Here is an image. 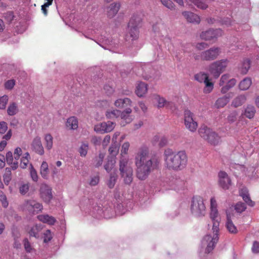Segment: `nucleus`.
<instances>
[{
    "label": "nucleus",
    "mask_w": 259,
    "mask_h": 259,
    "mask_svg": "<svg viewBox=\"0 0 259 259\" xmlns=\"http://www.w3.org/2000/svg\"><path fill=\"white\" fill-rule=\"evenodd\" d=\"M149 149L142 146L135 156V164L137 167V178H146L152 170L158 167L159 161L155 158H149Z\"/></svg>",
    "instance_id": "nucleus-2"
},
{
    "label": "nucleus",
    "mask_w": 259,
    "mask_h": 259,
    "mask_svg": "<svg viewBox=\"0 0 259 259\" xmlns=\"http://www.w3.org/2000/svg\"><path fill=\"white\" fill-rule=\"evenodd\" d=\"M208 77V74L204 72H200L194 75L195 79L201 83L204 82Z\"/></svg>",
    "instance_id": "nucleus-45"
},
{
    "label": "nucleus",
    "mask_w": 259,
    "mask_h": 259,
    "mask_svg": "<svg viewBox=\"0 0 259 259\" xmlns=\"http://www.w3.org/2000/svg\"><path fill=\"white\" fill-rule=\"evenodd\" d=\"M204 83L205 84L204 93L206 94L210 93L213 88V83L210 81L209 78L204 81Z\"/></svg>",
    "instance_id": "nucleus-49"
},
{
    "label": "nucleus",
    "mask_w": 259,
    "mask_h": 259,
    "mask_svg": "<svg viewBox=\"0 0 259 259\" xmlns=\"http://www.w3.org/2000/svg\"><path fill=\"white\" fill-rule=\"evenodd\" d=\"M190 210L191 214L195 218H201L206 214V207L203 199L199 196H194L191 201Z\"/></svg>",
    "instance_id": "nucleus-7"
},
{
    "label": "nucleus",
    "mask_w": 259,
    "mask_h": 259,
    "mask_svg": "<svg viewBox=\"0 0 259 259\" xmlns=\"http://www.w3.org/2000/svg\"><path fill=\"white\" fill-rule=\"evenodd\" d=\"M182 14L189 22L198 24L200 21L199 16L192 12L185 11L183 12Z\"/></svg>",
    "instance_id": "nucleus-24"
},
{
    "label": "nucleus",
    "mask_w": 259,
    "mask_h": 259,
    "mask_svg": "<svg viewBox=\"0 0 259 259\" xmlns=\"http://www.w3.org/2000/svg\"><path fill=\"white\" fill-rule=\"evenodd\" d=\"M159 27H158L157 24H155L153 25V30L154 32L155 33L156 36L158 37H159L160 39L162 40L164 44H168L170 42V39L169 37L164 35H161L158 31Z\"/></svg>",
    "instance_id": "nucleus-34"
},
{
    "label": "nucleus",
    "mask_w": 259,
    "mask_h": 259,
    "mask_svg": "<svg viewBox=\"0 0 259 259\" xmlns=\"http://www.w3.org/2000/svg\"><path fill=\"white\" fill-rule=\"evenodd\" d=\"M46 147L48 150H51L53 147V138L50 134H47L45 136Z\"/></svg>",
    "instance_id": "nucleus-46"
},
{
    "label": "nucleus",
    "mask_w": 259,
    "mask_h": 259,
    "mask_svg": "<svg viewBox=\"0 0 259 259\" xmlns=\"http://www.w3.org/2000/svg\"><path fill=\"white\" fill-rule=\"evenodd\" d=\"M251 250L254 253H259V242L255 241L253 242Z\"/></svg>",
    "instance_id": "nucleus-64"
},
{
    "label": "nucleus",
    "mask_w": 259,
    "mask_h": 259,
    "mask_svg": "<svg viewBox=\"0 0 259 259\" xmlns=\"http://www.w3.org/2000/svg\"><path fill=\"white\" fill-rule=\"evenodd\" d=\"M155 99L157 102V107L159 108L165 107L171 111H174L176 109V106L174 102L167 101L165 99L159 95H156Z\"/></svg>",
    "instance_id": "nucleus-19"
},
{
    "label": "nucleus",
    "mask_w": 259,
    "mask_h": 259,
    "mask_svg": "<svg viewBox=\"0 0 259 259\" xmlns=\"http://www.w3.org/2000/svg\"><path fill=\"white\" fill-rule=\"evenodd\" d=\"M66 125L70 130H74L77 129L78 127L77 119L74 116L68 118L67 120Z\"/></svg>",
    "instance_id": "nucleus-35"
},
{
    "label": "nucleus",
    "mask_w": 259,
    "mask_h": 259,
    "mask_svg": "<svg viewBox=\"0 0 259 259\" xmlns=\"http://www.w3.org/2000/svg\"><path fill=\"white\" fill-rule=\"evenodd\" d=\"M185 183L182 179H165L161 185L165 189L178 191L184 187Z\"/></svg>",
    "instance_id": "nucleus-14"
},
{
    "label": "nucleus",
    "mask_w": 259,
    "mask_h": 259,
    "mask_svg": "<svg viewBox=\"0 0 259 259\" xmlns=\"http://www.w3.org/2000/svg\"><path fill=\"white\" fill-rule=\"evenodd\" d=\"M147 91V84L143 82H139L136 85L135 93L139 97H143Z\"/></svg>",
    "instance_id": "nucleus-28"
},
{
    "label": "nucleus",
    "mask_w": 259,
    "mask_h": 259,
    "mask_svg": "<svg viewBox=\"0 0 259 259\" xmlns=\"http://www.w3.org/2000/svg\"><path fill=\"white\" fill-rule=\"evenodd\" d=\"M132 101L127 98H124L123 99H118L114 102V105L119 108H128L129 106H131Z\"/></svg>",
    "instance_id": "nucleus-27"
},
{
    "label": "nucleus",
    "mask_w": 259,
    "mask_h": 259,
    "mask_svg": "<svg viewBox=\"0 0 259 259\" xmlns=\"http://www.w3.org/2000/svg\"><path fill=\"white\" fill-rule=\"evenodd\" d=\"M119 171L121 178H132L133 169L128 164V157H120Z\"/></svg>",
    "instance_id": "nucleus-10"
},
{
    "label": "nucleus",
    "mask_w": 259,
    "mask_h": 259,
    "mask_svg": "<svg viewBox=\"0 0 259 259\" xmlns=\"http://www.w3.org/2000/svg\"><path fill=\"white\" fill-rule=\"evenodd\" d=\"M184 123L187 129L191 132H195L198 123L194 117V114L189 110L184 111Z\"/></svg>",
    "instance_id": "nucleus-12"
},
{
    "label": "nucleus",
    "mask_w": 259,
    "mask_h": 259,
    "mask_svg": "<svg viewBox=\"0 0 259 259\" xmlns=\"http://www.w3.org/2000/svg\"><path fill=\"white\" fill-rule=\"evenodd\" d=\"M219 184L221 188L227 190L231 185V179H219Z\"/></svg>",
    "instance_id": "nucleus-48"
},
{
    "label": "nucleus",
    "mask_w": 259,
    "mask_h": 259,
    "mask_svg": "<svg viewBox=\"0 0 259 259\" xmlns=\"http://www.w3.org/2000/svg\"><path fill=\"white\" fill-rule=\"evenodd\" d=\"M42 229V228L41 225L36 224L31 228L30 230L28 231V233L30 236L38 239L41 236Z\"/></svg>",
    "instance_id": "nucleus-29"
},
{
    "label": "nucleus",
    "mask_w": 259,
    "mask_h": 259,
    "mask_svg": "<svg viewBox=\"0 0 259 259\" xmlns=\"http://www.w3.org/2000/svg\"><path fill=\"white\" fill-rule=\"evenodd\" d=\"M89 150V144L88 142H82L78 149V152L80 156L84 157L88 153Z\"/></svg>",
    "instance_id": "nucleus-44"
},
{
    "label": "nucleus",
    "mask_w": 259,
    "mask_h": 259,
    "mask_svg": "<svg viewBox=\"0 0 259 259\" xmlns=\"http://www.w3.org/2000/svg\"><path fill=\"white\" fill-rule=\"evenodd\" d=\"M161 2L167 8L172 10L175 9V5L171 0H161Z\"/></svg>",
    "instance_id": "nucleus-57"
},
{
    "label": "nucleus",
    "mask_w": 259,
    "mask_h": 259,
    "mask_svg": "<svg viewBox=\"0 0 259 259\" xmlns=\"http://www.w3.org/2000/svg\"><path fill=\"white\" fill-rule=\"evenodd\" d=\"M246 97L244 95H241L236 97L232 102V106L234 107H238L245 102Z\"/></svg>",
    "instance_id": "nucleus-36"
},
{
    "label": "nucleus",
    "mask_w": 259,
    "mask_h": 259,
    "mask_svg": "<svg viewBox=\"0 0 259 259\" xmlns=\"http://www.w3.org/2000/svg\"><path fill=\"white\" fill-rule=\"evenodd\" d=\"M164 165L169 170L179 171L184 169L187 163V156L185 151L175 152L168 149L164 152Z\"/></svg>",
    "instance_id": "nucleus-4"
},
{
    "label": "nucleus",
    "mask_w": 259,
    "mask_h": 259,
    "mask_svg": "<svg viewBox=\"0 0 259 259\" xmlns=\"http://www.w3.org/2000/svg\"><path fill=\"white\" fill-rule=\"evenodd\" d=\"M9 101L8 96L5 95L0 97V109L5 110Z\"/></svg>",
    "instance_id": "nucleus-50"
},
{
    "label": "nucleus",
    "mask_w": 259,
    "mask_h": 259,
    "mask_svg": "<svg viewBox=\"0 0 259 259\" xmlns=\"http://www.w3.org/2000/svg\"><path fill=\"white\" fill-rule=\"evenodd\" d=\"M37 218L40 221L51 225H54L56 221L54 217L50 216L48 214L39 215Z\"/></svg>",
    "instance_id": "nucleus-32"
},
{
    "label": "nucleus",
    "mask_w": 259,
    "mask_h": 259,
    "mask_svg": "<svg viewBox=\"0 0 259 259\" xmlns=\"http://www.w3.org/2000/svg\"><path fill=\"white\" fill-rule=\"evenodd\" d=\"M104 156L105 155L103 153H99V156L96 158V161H97V162L95 164V166L96 167H99L102 165L104 158Z\"/></svg>",
    "instance_id": "nucleus-61"
},
{
    "label": "nucleus",
    "mask_w": 259,
    "mask_h": 259,
    "mask_svg": "<svg viewBox=\"0 0 259 259\" xmlns=\"http://www.w3.org/2000/svg\"><path fill=\"white\" fill-rule=\"evenodd\" d=\"M141 22V18L140 15L134 14L131 17L128 25V33L127 37L130 36L132 40L138 39L139 34V27Z\"/></svg>",
    "instance_id": "nucleus-8"
},
{
    "label": "nucleus",
    "mask_w": 259,
    "mask_h": 259,
    "mask_svg": "<svg viewBox=\"0 0 259 259\" xmlns=\"http://www.w3.org/2000/svg\"><path fill=\"white\" fill-rule=\"evenodd\" d=\"M120 7L119 3H113L110 5L107 8V15L109 18L114 17L118 12Z\"/></svg>",
    "instance_id": "nucleus-23"
},
{
    "label": "nucleus",
    "mask_w": 259,
    "mask_h": 259,
    "mask_svg": "<svg viewBox=\"0 0 259 259\" xmlns=\"http://www.w3.org/2000/svg\"><path fill=\"white\" fill-rule=\"evenodd\" d=\"M227 59H221L211 63L208 71L213 78L217 79L225 70L229 63Z\"/></svg>",
    "instance_id": "nucleus-9"
},
{
    "label": "nucleus",
    "mask_w": 259,
    "mask_h": 259,
    "mask_svg": "<svg viewBox=\"0 0 259 259\" xmlns=\"http://www.w3.org/2000/svg\"><path fill=\"white\" fill-rule=\"evenodd\" d=\"M217 207L218 205L216 200L214 197H211L210 199V211L209 215L212 222V227L214 228V229L219 228L220 222L221 220Z\"/></svg>",
    "instance_id": "nucleus-11"
},
{
    "label": "nucleus",
    "mask_w": 259,
    "mask_h": 259,
    "mask_svg": "<svg viewBox=\"0 0 259 259\" xmlns=\"http://www.w3.org/2000/svg\"><path fill=\"white\" fill-rule=\"evenodd\" d=\"M24 206L29 210L39 211L42 209V205L41 203L35 200H28L25 201Z\"/></svg>",
    "instance_id": "nucleus-22"
},
{
    "label": "nucleus",
    "mask_w": 259,
    "mask_h": 259,
    "mask_svg": "<svg viewBox=\"0 0 259 259\" xmlns=\"http://www.w3.org/2000/svg\"><path fill=\"white\" fill-rule=\"evenodd\" d=\"M40 171L41 176L44 178L46 177L48 173L49 168H48V164L47 162L43 161L41 163Z\"/></svg>",
    "instance_id": "nucleus-52"
},
{
    "label": "nucleus",
    "mask_w": 259,
    "mask_h": 259,
    "mask_svg": "<svg viewBox=\"0 0 259 259\" xmlns=\"http://www.w3.org/2000/svg\"><path fill=\"white\" fill-rule=\"evenodd\" d=\"M251 66V61L248 58L244 59L238 67L239 70L242 74H246L248 72Z\"/></svg>",
    "instance_id": "nucleus-25"
},
{
    "label": "nucleus",
    "mask_w": 259,
    "mask_h": 259,
    "mask_svg": "<svg viewBox=\"0 0 259 259\" xmlns=\"http://www.w3.org/2000/svg\"><path fill=\"white\" fill-rule=\"evenodd\" d=\"M118 147L116 144L111 145L109 147L108 150L110 154L109 156H114V157H115V156L118 152Z\"/></svg>",
    "instance_id": "nucleus-53"
},
{
    "label": "nucleus",
    "mask_w": 259,
    "mask_h": 259,
    "mask_svg": "<svg viewBox=\"0 0 259 259\" xmlns=\"http://www.w3.org/2000/svg\"><path fill=\"white\" fill-rule=\"evenodd\" d=\"M236 83L235 78L230 79L225 85L223 86L221 89V92L223 94L226 93L231 88H233Z\"/></svg>",
    "instance_id": "nucleus-43"
},
{
    "label": "nucleus",
    "mask_w": 259,
    "mask_h": 259,
    "mask_svg": "<svg viewBox=\"0 0 259 259\" xmlns=\"http://www.w3.org/2000/svg\"><path fill=\"white\" fill-rule=\"evenodd\" d=\"M116 162L115 157L114 156H108L107 162L104 165V168L107 172H109L114 167Z\"/></svg>",
    "instance_id": "nucleus-37"
},
{
    "label": "nucleus",
    "mask_w": 259,
    "mask_h": 259,
    "mask_svg": "<svg viewBox=\"0 0 259 259\" xmlns=\"http://www.w3.org/2000/svg\"><path fill=\"white\" fill-rule=\"evenodd\" d=\"M115 200L113 208L112 206L105 205L102 208L99 205H95L92 211V216L95 218L110 219L115 215H122L126 211L132 208L133 203L131 201L132 196L128 195L126 197L123 194L120 196L115 194Z\"/></svg>",
    "instance_id": "nucleus-1"
},
{
    "label": "nucleus",
    "mask_w": 259,
    "mask_h": 259,
    "mask_svg": "<svg viewBox=\"0 0 259 259\" xmlns=\"http://www.w3.org/2000/svg\"><path fill=\"white\" fill-rule=\"evenodd\" d=\"M221 53L219 47H213L200 53V59L202 61H211L216 59Z\"/></svg>",
    "instance_id": "nucleus-13"
},
{
    "label": "nucleus",
    "mask_w": 259,
    "mask_h": 259,
    "mask_svg": "<svg viewBox=\"0 0 259 259\" xmlns=\"http://www.w3.org/2000/svg\"><path fill=\"white\" fill-rule=\"evenodd\" d=\"M115 122L111 121L103 122L95 125L94 130L97 133L104 134L111 132L115 127Z\"/></svg>",
    "instance_id": "nucleus-16"
},
{
    "label": "nucleus",
    "mask_w": 259,
    "mask_h": 259,
    "mask_svg": "<svg viewBox=\"0 0 259 259\" xmlns=\"http://www.w3.org/2000/svg\"><path fill=\"white\" fill-rule=\"evenodd\" d=\"M230 100V97L227 95H225L222 97L219 98L216 102L215 106L217 108H222L224 107L229 102Z\"/></svg>",
    "instance_id": "nucleus-40"
},
{
    "label": "nucleus",
    "mask_w": 259,
    "mask_h": 259,
    "mask_svg": "<svg viewBox=\"0 0 259 259\" xmlns=\"http://www.w3.org/2000/svg\"><path fill=\"white\" fill-rule=\"evenodd\" d=\"M246 208V205L245 203L239 202L236 203L235 206V209L238 213H241L244 211Z\"/></svg>",
    "instance_id": "nucleus-54"
},
{
    "label": "nucleus",
    "mask_w": 259,
    "mask_h": 259,
    "mask_svg": "<svg viewBox=\"0 0 259 259\" xmlns=\"http://www.w3.org/2000/svg\"><path fill=\"white\" fill-rule=\"evenodd\" d=\"M187 3L193 4L198 8L205 10L208 8V5L204 3L202 0H185Z\"/></svg>",
    "instance_id": "nucleus-41"
},
{
    "label": "nucleus",
    "mask_w": 259,
    "mask_h": 259,
    "mask_svg": "<svg viewBox=\"0 0 259 259\" xmlns=\"http://www.w3.org/2000/svg\"><path fill=\"white\" fill-rule=\"evenodd\" d=\"M40 196L46 203H49L53 198L52 188L46 184L41 185L39 189Z\"/></svg>",
    "instance_id": "nucleus-17"
},
{
    "label": "nucleus",
    "mask_w": 259,
    "mask_h": 259,
    "mask_svg": "<svg viewBox=\"0 0 259 259\" xmlns=\"http://www.w3.org/2000/svg\"><path fill=\"white\" fill-rule=\"evenodd\" d=\"M22 154V150L21 148L20 147H17L14 151V157L16 161H17V160L19 159L20 156Z\"/></svg>",
    "instance_id": "nucleus-63"
},
{
    "label": "nucleus",
    "mask_w": 259,
    "mask_h": 259,
    "mask_svg": "<svg viewBox=\"0 0 259 259\" xmlns=\"http://www.w3.org/2000/svg\"><path fill=\"white\" fill-rule=\"evenodd\" d=\"M251 83V79L248 77H246L240 82L239 88L242 91L247 90L250 87Z\"/></svg>",
    "instance_id": "nucleus-42"
},
{
    "label": "nucleus",
    "mask_w": 259,
    "mask_h": 259,
    "mask_svg": "<svg viewBox=\"0 0 259 259\" xmlns=\"http://www.w3.org/2000/svg\"><path fill=\"white\" fill-rule=\"evenodd\" d=\"M16 83V81L14 79H9L7 80L4 84L5 89L7 90H11L13 89Z\"/></svg>",
    "instance_id": "nucleus-55"
},
{
    "label": "nucleus",
    "mask_w": 259,
    "mask_h": 259,
    "mask_svg": "<svg viewBox=\"0 0 259 259\" xmlns=\"http://www.w3.org/2000/svg\"><path fill=\"white\" fill-rule=\"evenodd\" d=\"M226 227L229 233L232 234H236L238 232L237 229L231 219L229 214H227V221Z\"/></svg>",
    "instance_id": "nucleus-31"
},
{
    "label": "nucleus",
    "mask_w": 259,
    "mask_h": 259,
    "mask_svg": "<svg viewBox=\"0 0 259 259\" xmlns=\"http://www.w3.org/2000/svg\"><path fill=\"white\" fill-rule=\"evenodd\" d=\"M200 136L209 144L217 146L221 144V137L214 131L206 125H202L198 130Z\"/></svg>",
    "instance_id": "nucleus-6"
},
{
    "label": "nucleus",
    "mask_w": 259,
    "mask_h": 259,
    "mask_svg": "<svg viewBox=\"0 0 259 259\" xmlns=\"http://www.w3.org/2000/svg\"><path fill=\"white\" fill-rule=\"evenodd\" d=\"M237 112L236 111H233L230 113L228 116V120L230 122H234L237 119Z\"/></svg>",
    "instance_id": "nucleus-62"
},
{
    "label": "nucleus",
    "mask_w": 259,
    "mask_h": 259,
    "mask_svg": "<svg viewBox=\"0 0 259 259\" xmlns=\"http://www.w3.org/2000/svg\"><path fill=\"white\" fill-rule=\"evenodd\" d=\"M230 75L229 74H223L220 79L219 85L220 86H224L225 83H226L230 79Z\"/></svg>",
    "instance_id": "nucleus-60"
},
{
    "label": "nucleus",
    "mask_w": 259,
    "mask_h": 259,
    "mask_svg": "<svg viewBox=\"0 0 259 259\" xmlns=\"http://www.w3.org/2000/svg\"><path fill=\"white\" fill-rule=\"evenodd\" d=\"M19 112L18 104L15 102H11L8 105L7 109V114L10 116H13Z\"/></svg>",
    "instance_id": "nucleus-26"
},
{
    "label": "nucleus",
    "mask_w": 259,
    "mask_h": 259,
    "mask_svg": "<svg viewBox=\"0 0 259 259\" xmlns=\"http://www.w3.org/2000/svg\"><path fill=\"white\" fill-rule=\"evenodd\" d=\"M104 90L107 96H110L114 92L112 85L106 84L104 86Z\"/></svg>",
    "instance_id": "nucleus-59"
},
{
    "label": "nucleus",
    "mask_w": 259,
    "mask_h": 259,
    "mask_svg": "<svg viewBox=\"0 0 259 259\" xmlns=\"http://www.w3.org/2000/svg\"><path fill=\"white\" fill-rule=\"evenodd\" d=\"M0 201H1L4 207H7L9 204L8 201H7L6 196L2 191H0Z\"/></svg>",
    "instance_id": "nucleus-58"
},
{
    "label": "nucleus",
    "mask_w": 259,
    "mask_h": 259,
    "mask_svg": "<svg viewBox=\"0 0 259 259\" xmlns=\"http://www.w3.org/2000/svg\"><path fill=\"white\" fill-rule=\"evenodd\" d=\"M31 147L32 150L37 154L40 155H42L44 154V147L39 137L37 136L33 139Z\"/></svg>",
    "instance_id": "nucleus-20"
},
{
    "label": "nucleus",
    "mask_w": 259,
    "mask_h": 259,
    "mask_svg": "<svg viewBox=\"0 0 259 259\" xmlns=\"http://www.w3.org/2000/svg\"><path fill=\"white\" fill-rule=\"evenodd\" d=\"M149 66V64H142L141 65V70L142 71V73L141 74V75H142L143 77L146 80H148L151 77V76L147 74V72H148L147 70L148 68H150Z\"/></svg>",
    "instance_id": "nucleus-51"
},
{
    "label": "nucleus",
    "mask_w": 259,
    "mask_h": 259,
    "mask_svg": "<svg viewBox=\"0 0 259 259\" xmlns=\"http://www.w3.org/2000/svg\"><path fill=\"white\" fill-rule=\"evenodd\" d=\"M86 38L92 39L104 49L109 47L119 48L122 47L118 40H113L109 33H107L106 26L103 23H95L93 28L84 34Z\"/></svg>",
    "instance_id": "nucleus-3"
},
{
    "label": "nucleus",
    "mask_w": 259,
    "mask_h": 259,
    "mask_svg": "<svg viewBox=\"0 0 259 259\" xmlns=\"http://www.w3.org/2000/svg\"><path fill=\"white\" fill-rule=\"evenodd\" d=\"M120 111L117 109L108 110L106 112V117L109 119H114L119 117Z\"/></svg>",
    "instance_id": "nucleus-39"
},
{
    "label": "nucleus",
    "mask_w": 259,
    "mask_h": 259,
    "mask_svg": "<svg viewBox=\"0 0 259 259\" xmlns=\"http://www.w3.org/2000/svg\"><path fill=\"white\" fill-rule=\"evenodd\" d=\"M132 110L130 108H126L122 111H120L119 116L121 118L120 125L124 126L126 124L130 123L133 120V118L131 115Z\"/></svg>",
    "instance_id": "nucleus-21"
},
{
    "label": "nucleus",
    "mask_w": 259,
    "mask_h": 259,
    "mask_svg": "<svg viewBox=\"0 0 259 259\" xmlns=\"http://www.w3.org/2000/svg\"><path fill=\"white\" fill-rule=\"evenodd\" d=\"M95 205H97L96 204H94L93 199H89L86 197L82 198L79 203L80 209L85 213H89L91 215L92 211Z\"/></svg>",
    "instance_id": "nucleus-18"
},
{
    "label": "nucleus",
    "mask_w": 259,
    "mask_h": 259,
    "mask_svg": "<svg viewBox=\"0 0 259 259\" xmlns=\"http://www.w3.org/2000/svg\"><path fill=\"white\" fill-rule=\"evenodd\" d=\"M13 153L11 151L7 153L5 157V160L8 165H11L13 170L16 169L18 167V162L17 161L13 162Z\"/></svg>",
    "instance_id": "nucleus-30"
},
{
    "label": "nucleus",
    "mask_w": 259,
    "mask_h": 259,
    "mask_svg": "<svg viewBox=\"0 0 259 259\" xmlns=\"http://www.w3.org/2000/svg\"><path fill=\"white\" fill-rule=\"evenodd\" d=\"M180 214V209L179 208L169 210L166 213V217L169 220H173Z\"/></svg>",
    "instance_id": "nucleus-47"
},
{
    "label": "nucleus",
    "mask_w": 259,
    "mask_h": 259,
    "mask_svg": "<svg viewBox=\"0 0 259 259\" xmlns=\"http://www.w3.org/2000/svg\"><path fill=\"white\" fill-rule=\"evenodd\" d=\"M129 147L130 143L128 142H125L122 144L121 150V157H127L125 155L127 154Z\"/></svg>",
    "instance_id": "nucleus-56"
},
{
    "label": "nucleus",
    "mask_w": 259,
    "mask_h": 259,
    "mask_svg": "<svg viewBox=\"0 0 259 259\" xmlns=\"http://www.w3.org/2000/svg\"><path fill=\"white\" fill-rule=\"evenodd\" d=\"M255 112V107L253 105H248L244 108L243 114L246 117L251 119L254 117Z\"/></svg>",
    "instance_id": "nucleus-33"
},
{
    "label": "nucleus",
    "mask_w": 259,
    "mask_h": 259,
    "mask_svg": "<svg viewBox=\"0 0 259 259\" xmlns=\"http://www.w3.org/2000/svg\"><path fill=\"white\" fill-rule=\"evenodd\" d=\"M222 34V30L219 29H210L205 31H203L200 34V37L205 40H215Z\"/></svg>",
    "instance_id": "nucleus-15"
},
{
    "label": "nucleus",
    "mask_w": 259,
    "mask_h": 259,
    "mask_svg": "<svg viewBox=\"0 0 259 259\" xmlns=\"http://www.w3.org/2000/svg\"><path fill=\"white\" fill-rule=\"evenodd\" d=\"M212 233L206 235L201 241V248L199 254L202 256L203 254H208L211 252L219 240V228L214 229L212 227Z\"/></svg>",
    "instance_id": "nucleus-5"
},
{
    "label": "nucleus",
    "mask_w": 259,
    "mask_h": 259,
    "mask_svg": "<svg viewBox=\"0 0 259 259\" xmlns=\"http://www.w3.org/2000/svg\"><path fill=\"white\" fill-rule=\"evenodd\" d=\"M23 244L25 251L28 253H35V249L32 244L29 241L28 238H25L23 240Z\"/></svg>",
    "instance_id": "nucleus-38"
}]
</instances>
